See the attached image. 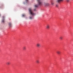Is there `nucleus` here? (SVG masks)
<instances>
[{
  "label": "nucleus",
  "mask_w": 73,
  "mask_h": 73,
  "mask_svg": "<svg viewBox=\"0 0 73 73\" xmlns=\"http://www.w3.org/2000/svg\"><path fill=\"white\" fill-rule=\"evenodd\" d=\"M29 13H30L31 15V16L29 18L30 19H32L35 14L33 12H32V9H31V8H29Z\"/></svg>",
  "instance_id": "obj_1"
},
{
  "label": "nucleus",
  "mask_w": 73,
  "mask_h": 73,
  "mask_svg": "<svg viewBox=\"0 0 73 73\" xmlns=\"http://www.w3.org/2000/svg\"><path fill=\"white\" fill-rule=\"evenodd\" d=\"M36 46L37 48H40L41 47V44L40 43H38L36 44Z\"/></svg>",
  "instance_id": "obj_2"
},
{
  "label": "nucleus",
  "mask_w": 73,
  "mask_h": 73,
  "mask_svg": "<svg viewBox=\"0 0 73 73\" xmlns=\"http://www.w3.org/2000/svg\"><path fill=\"white\" fill-rule=\"evenodd\" d=\"M40 0H37L38 4L39 5H41L42 4V3L41 2Z\"/></svg>",
  "instance_id": "obj_3"
},
{
  "label": "nucleus",
  "mask_w": 73,
  "mask_h": 73,
  "mask_svg": "<svg viewBox=\"0 0 73 73\" xmlns=\"http://www.w3.org/2000/svg\"><path fill=\"white\" fill-rule=\"evenodd\" d=\"M46 28L47 29H50V25H47L46 27Z\"/></svg>",
  "instance_id": "obj_4"
},
{
  "label": "nucleus",
  "mask_w": 73,
  "mask_h": 73,
  "mask_svg": "<svg viewBox=\"0 0 73 73\" xmlns=\"http://www.w3.org/2000/svg\"><path fill=\"white\" fill-rule=\"evenodd\" d=\"M3 18L2 21V23H5V19H4V18H5V17L3 16Z\"/></svg>",
  "instance_id": "obj_5"
},
{
  "label": "nucleus",
  "mask_w": 73,
  "mask_h": 73,
  "mask_svg": "<svg viewBox=\"0 0 73 73\" xmlns=\"http://www.w3.org/2000/svg\"><path fill=\"white\" fill-rule=\"evenodd\" d=\"M56 53L57 54H60V53H61V52H60V51H57L56 52Z\"/></svg>",
  "instance_id": "obj_6"
},
{
  "label": "nucleus",
  "mask_w": 73,
  "mask_h": 73,
  "mask_svg": "<svg viewBox=\"0 0 73 73\" xmlns=\"http://www.w3.org/2000/svg\"><path fill=\"white\" fill-rule=\"evenodd\" d=\"M9 25L10 27H12V23H11L10 22L9 23Z\"/></svg>",
  "instance_id": "obj_7"
},
{
  "label": "nucleus",
  "mask_w": 73,
  "mask_h": 73,
  "mask_svg": "<svg viewBox=\"0 0 73 73\" xmlns=\"http://www.w3.org/2000/svg\"><path fill=\"white\" fill-rule=\"evenodd\" d=\"M27 48H26V46H24L23 47V50H26Z\"/></svg>",
  "instance_id": "obj_8"
},
{
  "label": "nucleus",
  "mask_w": 73,
  "mask_h": 73,
  "mask_svg": "<svg viewBox=\"0 0 73 73\" xmlns=\"http://www.w3.org/2000/svg\"><path fill=\"white\" fill-rule=\"evenodd\" d=\"M36 62L37 63V64H39V63H40V61H39V60H36Z\"/></svg>",
  "instance_id": "obj_9"
},
{
  "label": "nucleus",
  "mask_w": 73,
  "mask_h": 73,
  "mask_svg": "<svg viewBox=\"0 0 73 73\" xmlns=\"http://www.w3.org/2000/svg\"><path fill=\"white\" fill-rule=\"evenodd\" d=\"M6 64H7V65H10V62H7V63H6Z\"/></svg>",
  "instance_id": "obj_10"
},
{
  "label": "nucleus",
  "mask_w": 73,
  "mask_h": 73,
  "mask_svg": "<svg viewBox=\"0 0 73 73\" xmlns=\"http://www.w3.org/2000/svg\"><path fill=\"white\" fill-rule=\"evenodd\" d=\"M62 1V0H58L57 2H58V3H60V2Z\"/></svg>",
  "instance_id": "obj_11"
},
{
  "label": "nucleus",
  "mask_w": 73,
  "mask_h": 73,
  "mask_svg": "<svg viewBox=\"0 0 73 73\" xmlns=\"http://www.w3.org/2000/svg\"><path fill=\"white\" fill-rule=\"evenodd\" d=\"M45 6H48V5H49V4L48 3H46L45 4Z\"/></svg>",
  "instance_id": "obj_12"
},
{
  "label": "nucleus",
  "mask_w": 73,
  "mask_h": 73,
  "mask_svg": "<svg viewBox=\"0 0 73 73\" xmlns=\"http://www.w3.org/2000/svg\"><path fill=\"white\" fill-rule=\"evenodd\" d=\"M62 38H63V37L62 36H60V40H62Z\"/></svg>",
  "instance_id": "obj_13"
},
{
  "label": "nucleus",
  "mask_w": 73,
  "mask_h": 73,
  "mask_svg": "<svg viewBox=\"0 0 73 73\" xmlns=\"http://www.w3.org/2000/svg\"><path fill=\"white\" fill-rule=\"evenodd\" d=\"M35 7H38V5H35Z\"/></svg>",
  "instance_id": "obj_14"
},
{
  "label": "nucleus",
  "mask_w": 73,
  "mask_h": 73,
  "mask_svg": "<svg viewBox=\"0 0 73 73\" xmlns=\"http://www.w3.org/2000/svg\"><path fill=\"white\" fill-rule=\"evenodd\" d=\"M51 4L52 5H53L54 4V3L53 2H51Z\"/></svg>",
  "instance_id": "obj_15"
},
{
  "label": "nucleus",
  "mask_w": 73,
  "mask_h": 73,
  "mask_svg": "<svg viewBox=\"0 0 73 73\" xmlns=\"http://www.w3.org/2000/svg\"><path fill=\"white\" fill-rule=\"evenodd\" d=\"M23 17H24V16H25V15L23 14L22 15Z\"/></svg>",
  "instance_id": "obj_16"
},
{
  "label": "nucleus",
  "mask_w": 73,
  "mask_h": 73,
  "mask_svg": "<svg viewBox=\"0 0 73 73\" xmlns=\"http://www.w3.org/2000/svg\"><path fill=\"white\" fill-rule=\"evenodd\" d=\"M56 7H58V5H56Z\"/></svg>",
  "instance_id": "obj_17"
},
{
  "label": "nucleus",
  "mask_w": 73,
  "mask_h": 73,
  "mask_svg": "<svg viewBox=\"0 0 73 73\" xmlns=\"http://www.w3.org/2000/svg\"><path fill=\"white\" fill-rule=\"evenodd\" d=\"M26 1H28V0H26Z\"/></svg>",
  "instance_id": "obj_18"
},
{
  "label": "nucleus",
  "mask_w": 73,
  "mask_h": 73,
  "mask_svg": "<svg viewBox=\"0 0 73 73\" xmlns=\"http://www.w3.org/2000/svg\"><path fill=\"white\" fill-rule=\"evenodd\" d=\"M34 11H36V9H34Z\"/></svg>",
  "instance_id": "obj_19"
},
{
  "label": "nucleus",
  "mask_w": 73,
  "mask_h": 73,
  "mask_svg": "<svg viewBox=\"0 0 73 73\" xmlns=\"http://www.w3.org/2000/svg\"><path fill=\"white\" fill-rule=\"evenodd\" d=\"M69 1V0H67V1Z\"/></svg>",
  "instance_id": "obj_20"
},
{
  "label": "nucleus",
  "mask_w": 73,
  "mask_h": 73,
  "mask_svg": "<svg viewBox=\"0 0 73 73\" xmlns=\"http://www.w3.org/2000/svg\"><path fill=\"white\" fill-rule=\"evenodd\" d=\"M67 73H69V72H67Z\"/></svg>",
  "instance_id": "obj_21"
}]
</instances>
